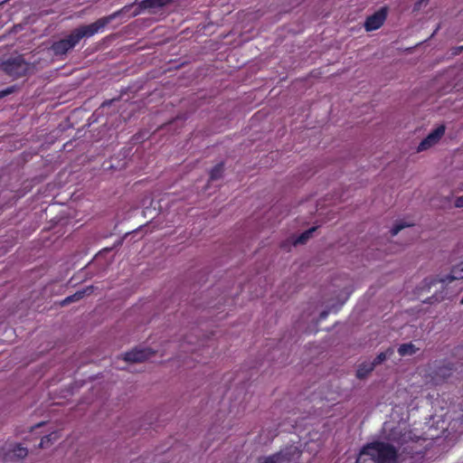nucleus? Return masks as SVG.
<instances>
[{
	"label": "nucleus",
	"mask_w": 463,
	"mask_h": 463,
	"mask_svg": "<svg viewBox=\"0 0 463 463\" xmlns=\"http://www.w3.org/2000/svg\"><path fill=\"white\" fill-rule=\"evenodd\" d=\"M384 432H389L387 438L392 441H396L403 448L404 451L408 450V453L419 454L421 452L420 444V441H426L427 439H433L434 435H428L427 438H421L411 430H407L405 422L399 423L397 428H393L391 422H385L383 425Z\"/></svg>",
	"instance_id": "1"
},
{
	"label": "nucleus",
	"mask_w": 463,
	"mask_h": 463,
	"mask_svg": "<svg viewBox=\"0 0 463 463\" xmlns=\"http://www.w3.org/2000/svg\"><path fill=\"white\" fill-rule=\"evenodd\" d=\"M111 20V17L100 18L98 21L75 29L67 38L62 39L52 45L55 54H65L72 49L82 38L90 37L100 32Z\"/></svg>",
	"instance_id": "2"
},
{
	"label": "nucleus",
	"mask_w": 463,
	"mask_h": 463,
	"mask_svg": "<svg viewBox=\"0 0 463 463\" xmlns=\"http://www.w3.org/2000/svg\"><path fill=\"white\" fill-rule=\"evenodd\" d=\"M402 455L383 442H373L364 447L356 463H401Z\"/></svg>",
	"instance_id": "3"
},
{
	"label": "nucleus",
	"mask_w": 463,
	"mask_h": 463,
	"mask_svg": "<svg viewBox=\"0 0 463 463\" xmlns=\"http://www.w3.org/2000/svg\"><path fill=\"white\" fill-rule=\"evenodd\" d=\"M463 279V261L454 266L449 275L446 276H431L424 279L420 283V289L429 291L432 286L437 283L448 285L453 280Z\"/></svg>",
	"instance_id": "4"
},
{
	"label": "nucleus",
	"mask_w": 463,
	"mask_h": 463,
	"mask_svg": "<svg viewBox=\"0 0 463 463\" xmlns=\"http://www.w3.org/2000/svg\"><path fill=\"white\" fill-rule=\"evenodd\" d=\"M299 456V448L295 445H290L279 453L263 459L260 463H293Z\"/></svg>",
	"instance_id": "5"
},
{
	"label": "nucleus",
	"mask_w": 463,
	"mask_h": 463,
	"mask_svg": "<svg viewBox=\"0 0 463 463\" xmlns=\"http://www.w3.org/2000/svg\"><path fill=\"white\" fill-rule=\"evenodd\" d=\"M1 66L12 77L23 76L30 70V65L21 56L11 58L4 61Z\"/></svg>",
	"instance_id": "6"
},
{
	"label": "nucleus",
	"mask_w": 463,
	"mask_h": 463,
	"mask_svg": "<svg viewBox=\"0 0 463 463\" xmlns=\"http://www.w3.org/2000/svg\"><path fill=\"white\" fill-rule=\"evenodd\" d=\"M445 133V126L441 125L433 129L418 146L417 151L422 152L434 146Z\"/></svg>",
	"instance_id": "7"
},
{
	"label": "nucleus",
	"mask_w": 463,
	"mask_h": 463,
	"mask_svg": "<svg viewBox=\"0 0 463 463\" xmlns=\"http://www.w3.org/2000/svg\"><path fill=\"white\" fill-rule=\"evenodd\" d=\"M28 450L26 448L15 443H5L4 447V460H13L24 458L27 456Z\"/></svg>",
	"instance_id": "8"
},
{
	"label": "nucleus",
	"mask_w": 463,
	"mask_h": 463,
	"mask_svg": "<svg viewBox=\"0 0 463 463\" xmlns=\"http://www.w3.org/2000/svg\"><path fill=\"white\" fill-rule=\"evenodd\" d=\"M386 8H381L379 11L369 16L364 24L366 31H373L379 29L386 19Z\"/></svg>",
	"instance_id": "9"
},
{
	"label": "nucleus",
	"mask_w": 463,
	"mask_h": 463,
	"mask_svg": "<svg viewBox=\"0 0 463 463\" xmlns=\"http://www.w3.org/2000/svg\"><path fill=\"white\" fill-rule=\"evenodd\" d=\"M153 352L149 348L134 349L125 354V360L128 362H143L149 359Z\"/></svg>",
	"instance_id": "10"
},
{
	"label": "nucleus",
	"mask_w": 463,
	"mask_h": 463,
	"mask_svg": "<svg viewBox=\"0 0 463 463\" xmlns=\"http://www.w3.org/2000/svg\"><path fill=\"white\" fill-rule=\"evenodd\" d=\"M449 434L463 432V416L461 418H452L447 429Z\"/></svg>",
	"instance_id": "11"
},
{
	"label": "nucleus",
	"mask_w": 463,
	"mask_h": 463,
	"mask_svg": "<svg viewBox=\"0 0 463 463\" xmlns=\"http://www.w3.org/2000/svg\"><path fill=\"white\" fill-rule=\"evenodd\" d=\"M416 351L417 348L411 343L403 344L398 348V353L401 356L412 355L416 353Z\"/></svg>",
	"instance_id": "12"
},
{
	"label": "nucleus",
	"mask_w": 463,
	"mask_h": 463,
	"mask_svg": "<svg viewBox=\"0 0 463 463\" xmlns=\"http://www.w3.org/2000/svg\"><path fill=\"white\" fill-rule=\"evenodd\" d=\"M171 0H144L142 5L145 8L162 7L170 3Z\"/></svg>",
	"instance_id": "13"
},
{
	"label": "nucleus",
	"mask_w": 463,
	"mask_h": 463,
	"mask_svg": "<svg viewBox=\"0 0 463 463\" xmlns=\"http://www.w3.org/2000/svg\"><path fill=\"white\" fill-rule=\"evenodd\" d=\"M374 368V364L372 363H364L361 364L357 370V377L358 378H364L370 372H372Z\"/></svg>",
	"instance_id": "14"
},
{
	"label": "nucleus",
	"mask_w": 463,
	"mask_h": 463,
	"mask_svg": "<svg viewBox=\"0 0 463 463\" xmlns=\"http://www.w3.org/2000/svg\"><path fill=\"white\" fill-rule=\"evenodd\" d=\"M392 354L393 350L392 348L386 350L385 352H382L376 356V358L374 359L373 362H372V364H374V366H376L377 364L383 363L387 358H389Z\"/></svg>",
	"instance_id": "15"
},
{
	"label": "nucleus",
	"mask_w": 463,
	"mask_h": 463,
	"mask_svg": "<svg viewBox=\"0 0 463 463\" xmlns=\"http://www.w3.org/2000/svg\"><path fill=\"white\" fill-rule=\"evenodd\" d=\"M316 231V228H311L301 235H299L297 240L294 241V244H303L305 243L311 236L312 232Z\"/></svg>",
	"instance_id": "16"
},
{
	"label": "nucleus",
	"mask_w": 463,
	"mask_h": 463,
	"mask_svg": "<svg viewBox=\"0 0 463 463\" xmlns=\"http://www.w3.org/2000/svg\"><path fill=\"white\" fill-rule=\"evenodd\" d=\"M411 225H412V224H411V223H410V222H403V221H400V222H396V223L393 225V227L392 228L391 232H392V234L394 236V235L398 234V233H399V232H400L401 230H402L403 228H405V227H410V226H411Z\"/></svg>",
	"instance_id": "17"
},
{
	"label": "nucleus",
	"mask_w": 463,
	"mask_h": 463,
	"mask_svg": "<svg viewBox=\"0 0 463 463\" xmlns=\"http://www.w3.org/2000/svg\"><path fill=\"white\" fill-rule=\"evenodd\" d=\"M223 171L222 165H217L215 167L213 168L210 174V178L212 180H217L222 176Z\"/></svg>",
	"instance_id": "18"
},
{
	"label": "nucleus",
	"mask_w": 463,
	"mask_h": 463,
	"mask_svg": "<svg viewBox=\"0 0 463 463\" xmlns=\"http://www.w3.org/2000/svg\"><path fill=\"white\" fill-rule=\"evenodd\" d=\"M57 439H58V434L56 432H53L48 436H44L42 439L39 446L41 448H45L47 446V443L56 440Z\"/></svg>",
	"instance_id": "19"
},
{
	"label": "nucleus",
	"mask_w": 463,
	"mask_h": 463,
	"mask_svg": "<svg viewBox=\"0 0 463 463\" xmlns=\"http://www.w3.org/2000/svg\"><path fill=\"white\" fill-rule=\"evenodd\" d=\"M84 295L83 291H78L74 295L70 296L64 299V303H71L76 300L80 299Z\"/></svg>",
	"instance_id": "20"
},
{
	"label": "nucleus",
	"mask_w": 463,
	"mask_h": 463,
	"mask_svg": "<svg viewBox=\"0 0 463 463\" xmlns=\"http://www.w3.org/2000/svg\"><path fill=\"white\" fill-rule=\"evenodd\" d=\"M455 206L461 208L463 207V195L460 197H458L455 201Z\"/></svg>",
	"instance_id": "21"
},
{
	"label": "nucleus",
	"mask_w": 463,
	"mask_h": 463,
	"mask_svg": "<svg viewBox=\"0 0 463 463\" xmlns=\"http://www.w3.org/2000/svg\"><path fill=\"white\" fill-rule=\"evenodd\" d=\"M9 93H11V89H7L5 90L0 91V98L4 97V96H5V95H7Z\"/></svg>",
	"instance_id": "22"
},
{
	"label": "nucleus",
	"mask_w": 463,
	"mask_h": 463,
	"mask_svg": "<svg viewBox=\"0 0 463 463\" xmlns=\"http://www.w3.org/2000/svg\"><path fill=\"white\" fill-rule=\"evenodd\" d=\"M439 374L441 375L444 378L449 375V373H443L442 369H439Z\"/></svg>",
	"instance_id": "23"
},
{
	"label": "nucleus",
	"mask_w": 463,
	"mask_h": 463,
	"mask_svg": "<svg viewBox=\"0 0 463 463\" xmlns=\"http://www.w3.org/2000/svg\"><path fill=\"white\" fill-rule=\"evenodd\" d=\"M321 317H322V318H325L326 317V313H322Z\"/></svg>",
	"instance_id": "24"
},
{
	"label": "nucleus",
	"mask_w": 463,
	"mask_h": 463,
	"mask_svg": "<svg viewBox=\"0 0 463 463\" xmlns=\"http://www.w3.org/2000/svg\"><path fill=\"white\" fill-rule=\"evenodd\" d=\"M460 304H462V305H463V298H461V300H460Z\"/></svg>",
	"instance_id": "25"
}]
</instances>
